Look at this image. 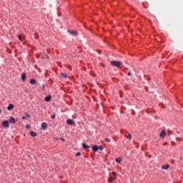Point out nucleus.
Masks as SVG:
<instances>
[{
    "label": "nucleus",
    "instance_id": "nucleus-6",
    "mask_svg": "<svg viewBox=\"0 0 183 183\" xmlns=\"http://www.w3.org/2000/svg\"><path fill=\"white\" fill-rule=\"evenodd\" d=\"M160 137L164 138V137L166 136V131L165 130H162L160 134H159Z\"/></svg>",
    "mask_w": 183,
    "mask_h": 183
},
{
    "label": "nucleus",
    "instance_id": "nucleus-27",
    "mask_svg": "<svg viewBox=\"0 0 183 183\" xmlns=\"http://www.w3.org/2000/svg\"><path fill=\"white\" fill-rule=\"evenodd\" d=\"M112 174L116 177L117 175V174L115 172H112Z\"/></svg>",
    "mask_w": 183,
    "mask_h": 183
},
{
    "label": "nucleus",
    "instance_id": "nucleus-1",
    "mask_svg": "<svg viewBox=\"0 0 183 183\" xmlns=\"http://www.w3.org/2000/svg\"><path fill=\"white\" fill-rule=\"evenodd\" d=\"M112 66H117V67H119L122 65V62L118 61H112L111 62Z\"/></svg>",
    "mask_w": 183,
    "mask_h": 183
},
{
    "label": "nucleus",
    "instance_id": "nucleus-28",
    "mask_svg": "<svg viewBox=\"0 0 183 183\" xmlns=\"http://www.w3.org/2000/svg\"><path fill=\"white\" fill-rule=\"evenodd\" d=\"M61 140L62 142H65V139H64V138H61Z\"/></svg>",
    "mask_w": 183,
    "mask_h": 183
},
{
    "label": "nucleus",
    "instance_id": "nucleus-7",
    "mask_svg": "<svg viewBox=\"0 0 183 183\" xmlns=\"http://www.w3.org/2000/svg\"><path fill=\"white\" fill-rule=\"evenodd\" d=\"M169 164H166L164 165H162V169L163 170H167L169 169Z\"/></svg>",
    "mask_w": 183,
    "mask_h": 183
},
{
    "label": "nucleus",
    "instance_id": "nucleus-25",
    "mask_svg": "<svg viewBox=\"0 0 183 183\" xmlns=\"http://www.w3.org/2000/svg\"><path fill=\"white\" fill-rule=\"evenodd\" d=\"M51 118L52 119H55V114H51Z\"/></svg>",
    "mask_w": 183,
    "mask_h": 183
},
{
    "label": "nucleus",
    "instance_id": "nucleus-30",
    "mask_svg": "<svg viewBox=\"0 0 183 183\" xmlns=\"http://www.w3.org/2000/svg\"><path fill=\"white\" fill-rule=\"evenodd\" d=\"M26 128H29V125H26Z\"/></svg>",
    "mask_w": 183,
    "mask_h": 183
},
{
    "label": "nucleus",
    "instance_id": "nucleus-31",
    "mask_svg": "<svg viewBox=\"0 0 183 183\" xmlns=\"http://www.w3.org/2000/svg\"><path fill=\"white\" fill-rule=\"evenodd\" d=\"M1 112V109H0V113Z\"/></svg>",
    "mask_w": 183,
    "mask_h": 183
},
{
    "label": "nucleus",
    "instance_id": "nucleus-14",
    "mask_svg": "<svg viewBox=\"0 0 183 183\" xmlns=\"http://www.w3.org/2000/svg\"><path fill=\"white\" fill-rule=\"evenodd\" d=\"M13 108H14V104H10L7 107V109H8L9 111H11Z\"/></svg>",
    "mask_w": 183,
    "mask_h": 183
},
{
    "label": "nucleus",
    "instance_id": "nucleus-10",
    "mask_svg": "<svg viewBox=\"0 0 183 183\" xmlns=\"http://www.w3.org/2000/svg\"><path fill=\"white\" fill-rule=\"evenodd\" d=\"M92 149L94 152H97L99 149V147L97 145L92 146Z\"/></svg>",
    "mask_w": 183,
    "mask_h": 183
},
{
    "label": "nucleus",
    "instance_id": "nucleus-29",
    "mask_svg": "<svg viewBox=\"0 0 183 183\" xmlns=\"http://www.w3.org/2000/svg\"><path fill=\"white\" fill-rule=\"evenodd\" d=\"M128 76H131V72H128Z\"/></svg>",
    "mask_w": 183,
    "mask_h": 183
},
{
    "label": "nucleus",
    "instance_id": "nucleus-17",
    "mask_svg": "<svg viewBox=\"0 0 183 183\" xmlns=\"http://www.w3.org/2000/svg\"><path fill=\"white\" fill-rule=\"evenodd\" d=\"M126 137L127 139L131 140L132 139L131 133H128V135H126Z\"/></svg>",
    "mask_w": 183,
    "mask_h": 183
},
{
    "label": "nucleus",
    "instance_id": "nucleus-8",
    "mask_svg": "<svg viewBox=\"0 0 183 183\" xmlns=\"http://www.w3.org/2000/svg\"><path fill=\"white\" fill-rule=\"evenodd\" d=\"M9 123H11L12 124H15V118L14 117H11L9 120Z\"/></svg>",
    "mask_w": 183,
    "mask_h": 183
},
{
    "label": "nucleus",
    "instance_id": "nucleus-4",
    "mask_svg": "<svg viewBox=\"0 0 183 183\" xmlns=\"http://www.w3.org/2000/svg\"><path fill=\"white\" fill-rule=\"evenodd\" d=\"M116 180H117V178H116V177H109V178H108V182H109V183H113V182H114Z\"/></svg>",
    "mask_w": 183,
    "mask_h": 183
},
{
    "label": "nucleus",
    "instance_id": "nucleus-18",
    "mask_svg": "<svg viewBox=\"0 0 183 183\" xmlns=\"http://www.w3.org/2000/svg\"><path fill=\"white\" fill-rule=\"evenodd\" d=\"M115 161L117 163H120L122 161V157L116 158Z\"/></svg>",
    "mask_w": 183,
    "mask_h": 183
},
{
    "label": "nucleus",
    "instance_id": "nucleus-13",
    "mask_svg": "<svg viewBox=\"0 0 183 183\" xmlns=\"http://www.w3.org/2000/svg\"><path fill=\"white\" fill-rule=\"evenodd\" d=\"M45 102H49L51 101V96H46L44 99Z\"/></svg>",
    "mask_w": 183,
    "mask_h": 183
},
{
    "label": "nucleus",
    "instance_id": "nucleus-24",
    "mask_svg": "<svg viewBox=\"0 0 183 183\" xmlns=\"http://www.w3.org/2000/svg\"><path fill=\"white\" fill-rule=\"evenodd\" d=\"M25 115L28 117V118H30L31 117V114H28V113H26Z\"/></svg>",
    "mask_w": 183,
    "mask_h": 183
},
{
    "label": "nucleus",
    "instance_id": "nucleus-12",
    "mask_svg": "<svg viewBox=\"0 0 183 183\" xmlns=\"http://www.w3.org/2000/svg\"><path fill=\"white\" fill-rule=\"evenodd\" d=\"M30 84H31V85L36 84V80L34 79H30Z\"/></svg>",
    "mask_w": 183,
    "mask_h": 183
},
{
    "label": "nucleus",
    "instance_id": "nucleus-11",
    "mask_svg": "<svg viewBox=\"0 0 183 183\" xmlns=\"http://www.w3.org/2000/svg\"><path fill=\"white\" fill-rule=\"evenodd\" d=\"M82 147H83V148L85 149H90V146L86 144L85 143H82Z\"/></svg>",
    "mask_w": 183,
    "mask_h": 183
},
{
    "label": "nucleus",
    "instance_id": "nucleus-19",
    "mask_svg": "<svg viewBox=\"0 0 183 183\" xmlns=\"http://www.w3.org/2000/svg\"><path fill=\"white\" fill-rule=\"evenodd\" d=\"M98 149H99V150H103L104 149V147H103V146L102 145H100L99 147H98Z\"/></svg>",
    "mask_w": 183,
    "mask_h": 183
},
{
    "label": "nucleus",
    "instance_id": "nucleus-22",
    "mask_svg": "<svg viewBox=\"0 0 183 183\" xmlns=\"http://www.w3.org/2000/svg\"><path fill=\"white\" fill-rule=\"evenodd\" d=\"M76 157H80L81 156V153L79 152H76Z\"/></svg>",
    "mask_w": 183,
    "mask_h": 183
},
{
    "label": "nucleus",
    "instance_id": "nucleus-20",
    "mask_svg": "<svg viewBox=\"0 0 183 183\" xmlns=\"http://www.w3.org/2000/svg\"><path fill=\"white\" fill-rule=\"evenodd\" d=\"M18 38H19V41H22V36L19 35Z\"/></svg>",
    "mask_w": 183,
    "mask_h": 183
},
{
    "label": "nucleus",
    "instance_id": "nucleus-23",
    "mask_svg": "<svg viewBox=\"0 0 183 183\" xmlns=\"http://www.w3.org/2000/svg\"><path fill=\"white\" fill-rule=\"evenodd\" d=\"M61 75H62L65 79L67 78V74H61Z\"/></svg>",
    "mask_w": 183,
    "mask_h": 183
},
{
    "label": "nucleus",
    "instance_id": "nucleus-5",
    "mask_svg": "<svg viewBox=\"0 0 183 183\" xmlns=\"http://www.w3.org/2000/svg\"><path fill=\"white\" fill-rule=\"evenodd\" d=\"M66 124H68V125H74V122L72 120V119H68L67 120H66Z\"/></svg>",
    "mask_w": 183,
    "mask_h": 183
},
{
    "label": "nucleus",
    "instance_id": "nucleus-3",
    "mask_svg": "<svg viewBox=\"0 0 183 183\" xmlns=\"http://www.w3.org/2000/svg\"><path fill=\"white\" fill-rule=\"evenodd\" d=\"M46 128H47V124L46 122H42L41 124V130H46Z\"/></svg>",
    "mask_w": 183,
    "mask_h": 183
},
{
    "label": "nucleus",
    "instance_id": "nucleus-15",
    "mask_svg": "<svg viewBox=\"0 0 183 183\" xmlns=\"http://www.w3.org/2000/svg\"><path fill=\"white\" fill-rule=\"evenodd\" d=\"M30 134H31V136L33 137H36V132H34V131H31V132H30Z\"/></svg>",
    "mask_w": 183,
    "mask_h": 183
},
{
    "label": "nucleus",
    "instance_id": "nucleus-21",
    "mask_svg": "<svg viewBox=\"0 0 183 183\" xmlns=\"http://www.w3.org/2000/svg\"><path fill=\"white\" fill-rule=\"evenodd\" d=\"M105 142H107V143H109L110 142V140L109 138H105Z\"/></svg>",
    "mask_w": 183,
    "mask_h": 183
},
{
    "label": "nucleus",
    "instance_id": "nucleus-9",
    "mask_svg": "<svg viewBox=\"0 0 183 183\" xmlns=\"http://www.w3.org/2000/svg\"><path fill=\"white\" fill-rule=\"evenodd\" d=\"M25 80H26V74L23 73V74H21V81H25Z\"/></svg>",
    "mask_w": 183,
    "mask_h": 183
},
{
    "label": "nucleus",
    "instance_id": "nucleus-2",
    "mask_svg": "<svg viewBox=\"0 0 183 183\" xmlns=\"http://www.w3.org/2000/svg\"><path fill=\"white\" fill-rule=\"evenodd\" d=\"M1 124L3 127H4L6 128L9 127V121H3Z\"/></svg>",
    "mask_w": 183,
    "mask_h": 183
},
{
    "label": "nucleus",
    "instance_id": "nucleus-26",
    "mask_svg": "<svg viewBox=\"0 0 183 183\" xmlns=\"http://www.w3.org/2000/svg\"><path fill=\"white\" fill-rule=\"evenodd\" d=\"M22 119L23 120H26V119H28V118L24 116V117H22Z\"/></svg>",
    "mask_w": 183,
    "mask_h": 183
},
{
    "label": "nucleus",
    "instance_id": "nucleus-16",
    "mask_svg": "<svg viewBox=\"0 0 183 183\" xmlns=\"http://www.w3.org/2000/svg\"><path fill=\"white\" fill-rule=\"evenodd\" d=\"M68 32L73 36H76V31H71L70 30H69Z\"/></svg>",
    "mask_w": 183,
    "mask_h": 183
}]
</instances>
